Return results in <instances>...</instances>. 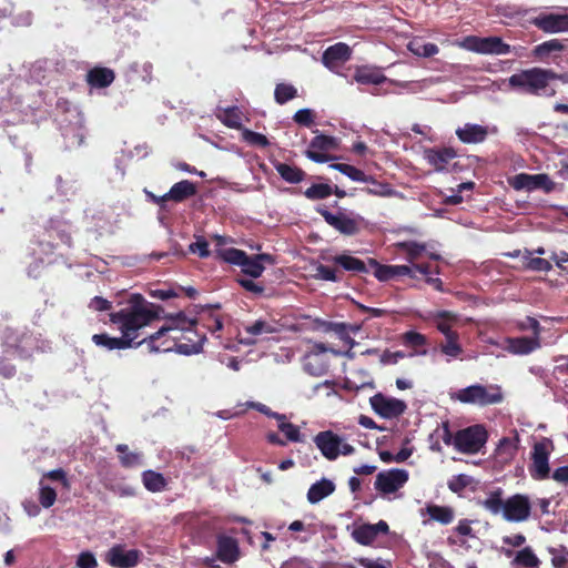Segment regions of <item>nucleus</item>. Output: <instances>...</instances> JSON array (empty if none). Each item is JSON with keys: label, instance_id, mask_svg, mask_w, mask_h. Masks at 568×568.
Here are the masks:
<instances>
[{"label": "nucleus", "instance_id": "nucleus-45", "mask_svg": "<svg viewBox=\"0 0 568 568\" xmlns=\"http://www.w3.org/2000/svg\"><path fill=\"white\" fill-rule=\"evenodd\" d=\"M92 342L101 348H104L109 352L111 351H122L126 349L124 341L121 336H111L110 334L103 332L99 334H94L92 336Z\"/></svg>", "mask_w": 568, "mask_h": 568}, {"label": "nucleus", "instance_id": "nucleus-33", "mask_svg": "<svg viewBox=\"0 0 568 568\" xmlns=\"http://www.w3.org/2000/svg\"><path fill=\"white\" fill-rule=\"evenodd\" d=\"M197 193V185L191 180H181L174 183L166 192V197L175 203H182Z\"/></svg>", "mask_w": 568, "mask_h": 568}, {"label": "nucleus", "instance_id": "nucleus-52", "mask_svg": "<svg viewBox=\"0 0 568 568\" xmlns=\"http://www.w3.org/2000/svg\"><path fill=\"white\" fill-rule=\"evenodd\" d=\"M240 131L242 140L251 146L267 148L271 145L268 138L263 133L253 131L246 126H243Z\"/></svg>", "mask_w": 568, "mask_h": 568}, {"label": "nucleus", "instance_id": "nucleus-15", "mask_svg": "<svg viewBox=\"0 0 568 568\" xmlns=\"http://www.w3.org/2000/svg\"><path fill=\"white\" fill-rule=\"evenodd\" d=\"M346 530L351 534L352 538L362 546H371L381 535L389 534V526L387 521L381 519L375 524L353 523L346 526Z\"/></svg>", "mask_w": 568, "mask_h": 568}, {"label": "nucleus", "instance_id": "nucleus-1", "mask_svg": "<svg viewBox=\"0 0 568 568\" xmlns=\"http://www.w3.org/2000/svg\"><path fill=\"white\" fill-rule=\"evenodd\" d=\"M477 504L493 515H501L506 521L523 523L531 515V500L526 494H514L506 499L500 487L489 491L485 499H478Z\"/></svg>", "mask_w": 568, "mask_h": 568}, {"label": "nucleus", "instance_id": "nucleus-36", "mask_svg": "<svg viewBox=\"0 0 568 568\" xmlns=\"http://www.w3.org/2000/svg\"><path fill=\"white\" fill-rule=\"evenodd\" d=\"M514 437H501L497 444L496 455L503 462H507L516 455L520 443L519 434L514 430Z\"/></svg>", "mask_w": 568, "mask_h": 568}, {"label": "nucleus", "instance_id": "nucleus-57", "mask_svg": "<svg viewBox=\"0 0 568 568\" xmlns=\"http://www.w3.org/2000/svg\"><path fill=\"white\" fill-rule=\"evenodd\" d=\"M524 258L526 261V268L534 271V272H549L552 270L551 263L542 257H532L531 252L526 250Z\"/></svg>", "mask_w": 568, "mask_h": 568}, {"label": "nucleus", "instance_id": "nucleus-13", "mask_svg": "<svg viewBox=\"0 0 568 568\" xmlns=\"http://www.w3.org/2000/svg\"><path fill=\"white\" fill-rule=\"evenodd\" d=\"M372 410L383 419H395L400 417L407 410V403L404 399L386 395L382 392L376 393L369 398Z\"/></svg>", "mask_w": 568, "mask_h": 568}, {"label": "nucleus", "instance_id": "nucleus-43", "mask_svg": "<svg viewBox=\"0 0 568 568\" xmlns=\"http://www.w3.org/2000/svg\"><path fill=\"white\" fill-rule=\"evenodd\" d=\"M223 114H216L217 119L227 128L241 130L244 125L241 120V111L237 105H230L226 108H217Z\"/></svg>", "mask_w": 568, "mask_h": 568}, {"label": "nucleus", "instance_id": "nucleus-11", "mask_svg": "<svg viewBox=\"0 0 568 568\" xmlns=\"http://www.w3.org/2000/svg\"><path fill=\"white\" fill-rule=\"evenodd\" d=\"M489 438L486 427L475 424L457 430L455 449L462 454L474 455L480 452Z\"/></svg>", "mask_w": 568, "mask_h": 568}, {"label": "nucleus", "instance_id": "nucleus-19", "mask_svg": "<svg viewBox=\"0 0 568 568\" xmlns=\"http://www.w3.org/2000/svg\"><path fill=\"white\" fill-rule=\"evenodd\" d=\"M353 50L345 42H337L327 47L323 53L321 61L329 71L339 73V69L352 58Z\"/></svg>", "mask_w": 568, "mask_h": 568}, {"label": "nucleus", "instance_id": "nucleus-53", "mask_svg": "<svg viewBox=\"0 0 568 568\" xmlns=\"http://www.w3.org/2000/svg\"><path fill=\"white\" fill-rule=\"evenodd\" d=\"M49 223L50 226L48 232L50 233V237L57 236L63 244H65L68 247H71L72 239L70 232L67 229V224L53 219H51Z\"/></svg>", "mask_w": 568, "mask_h": 568}, {"label": "nucleus", "instance_id": "nucleus-64", "mask_svg": "<svg viewBox=\"0 0 568 568\" xmlns=\"http://www.w3.org/2000/svg\"><path fill=\"white\" fill-rule=\"evenodd\" d=\"M57 500V491L53 487L45 485L43 480H40L39 487V503L40 505L48 509L54 505Z\"/></svg>", "mask_w": 568, "mask_h": 568}, {"label": "nucleus", "instance_id": "nucleus-32", "mask_svg": "<svg viewBox=\"0 0 568 568\" xmlns=\"http://www.w3.org/2000/svg\"><path fill=\"white\" fill-rule=\"evenodd\" d=\"M53 69V62L48 59H40L31 63L24 78L28 83H37L42 85L49 78Z\"/></svg>", "mask_w": 568, "mask_h": 568}, {"label": "nucleus", "instance_id": "nucleus-46", "mask_svg": "<svg viewBox=\"0 0 568 568\" xmlns=\"http://www.w3.org/2000/svg\"><path fill=\"white\" fill-rule=\"evenodd\" d=\"M316 179L324 182L313 183L303 192L304 196L311 201L325 200L329 197L332 195L329 181L323 176H317Z\"/></svg>", "mask_w": 568, "mask_h": 568}, {"label": "nucleus", "instance_id": "nucleus-5", "mask_svg": "<svg viewBox=\"0 0 568 568\" xmlns=\"http://www.w3.org/2000/svg\"><path fill=\"white\" fill-rule=\"evenodd\" d=\"M40 108V103L37 101L26 103L24 98L16 95L10 90L0 88V129L8 134L11 143L18 145V134L13 130L16 123L20 121V118L16 114H9V109L18 110L21 113L27 114V110H30L32 114Z\"/></svg>", "mask_w": 568, "mask_h": 568}, {"label": "nucleus", "instance_id": "nucleus-23", "mask_svg": "<svg viewBox=\"0 0 568 568\" xmlns=\"http://www.w3.org/2000/svg\"><path fill=\"white\" fill-rule=\"evenodd\" d=\"M343 437L332 430L320 432L314 437V443L321 454L328 460H335L339 456L338 446Z\"/></svg>", "mask_w": 568, "mask_h": 568}, {"label": "nucleus", "instance_id": "nucleus-16", "mask_svg": "<svg viewBox=\"0 0 568 568\" xmlns=\"http://www.w3.org/2000/svg\"><path fill=\"white\" fill-rule=\"evenodd\" d=\"M143 558V552L140 549H126L123 544H114L105 552L104 560L113 568H134Z\"/></svg>", "mask_w": 568, "mask_h": 568}, {"label": "nucleus", "instance_id": "nucleus-20", "mask_svg": "<svg viewBox=\"0 0 568 568\" xmlns=\"http://www.w3.org/2000/svg\"><path fill=\"white\" fill-rule=\"evenodd\" d=\"M353 81L357 82L362 85H381L383 83H392L397 84L402 88H405L407 84L405 82H399L395 80L388 79L382 71L381 68L375 65H357L353 73Z\"/></svg>", "mask_w": 568, "mask_h": 568}, {"label": "nucleus", "instance_id": "nucleus-17", "mask_svg": "<svg viewBox=\"0 0 568 568\" xmlns=\"http://www.w3.org/2000/svg\"><path fill=\"white\" fill-rule=\"evenodd\" d=\"M409 479V473L404 468L381 470L376 475L375 489L382 495H389L400 489Z\"/></svg>", "mask_w": 568, "mask_h": 568}, {"label": "nucleus", "instance_id": "nucleus-54", "mask_svg": "<svg viewBox=\"0 0 568 568\" xmlns=\"http://www.w3.org/2000/svg\"><path fill=\"white\" fill-rule=\"evenodd\" d=\"M277 428L284 434L287 442L302 443L304 442V435L301 433L300 427L293 423L286 422V419L277 420Z\"/></svg>", "mask_w": 568, "mask_h": 568}, {"label": "nucleus", "instance_id": "nucleus-14", "mask_svg": "<svg viewBox=\"0 0 568 568\" xmlns=\"http://www.w3.org/2000/svg\"><path fill=\"white\" fill-rule=\"evenodd\" d=\"M552 442L548 438L536 443L531 449V464L528 467L530 476L536 480H544L550 477L549 446Z\"/></svg>", "mask_w": 568, "mask_h": 568}, {"label": "nucleus", "instance_id": "nucleus-12", "mask_svg": "<svg viewBox=\"0 0 568 568\" xmlns=\"http://www.w3.org/2000/svg\"><path fill=\"white\" fill-rule=\"evenodd\" d=\"M507 182L516 191L534 192L541 190L546 194L551 193L557 186L547 173L530 174L521 172L508 176Z\"/></svg>", "mask_w": 568, "mask_h": 568}, {"label": "nucleus", "instance_id": "nucleus-4", "mask_svg": "<svg viewBox=\"0 0 568 568\" xmlns=\"http://www.w3.org/2000/svg\"><path fill=\"white\" fill-rule=\"evenodd\" d=\"M215 258L234 266L241 267L243 274L250 278H258L265 271V264L276 263V256L271 253L248 254L236 247L215 248Z\"/></svg>", "mask_w": 568, "mask_h": 568}, {"label": "nucleus", "instance_id": "nucleus-42", "mask_svg": "<svg viewBox=\"0 0 568 568\" xmlns=\"http://www.w3.org/2000/svg\"><path fill=\"white\" fill-rule=\"evenodd\" d=\"M403 343L407 346L423 347L420 349H416L413 353H410L408 355L409 357L425 356L428 353V351L425 348V346L428 345V338L424 334H422L415 329H409L403 334Z\"/></svg>", "mask_w": 568, "mask_h": 568}, {"label": "nucleus", "instance_id": "nucleus-24", "mask_svg": "<svg viewBox=\"0 0 568 568\" xmlns=\"http://www.w3.org/2000/svg\"><path fill=\"white\" fill-rule=\"evenodd\" d=\"M424 159L435 168L438 173H448L446 164L457 158V151L452 148H426L423 152Z\"/></svg>", "mask_w": 568, "mask_h": 568}, {"label": "nucleus", "instance_id": "nucleus-8", "mask_svg": "<svg viewBox=\"0 0 568 568\" xmlns=\"http://www.w3.org/2000/svg\"><path fill=\"white\" fill-rule=\"evenodd\" d=\"M450 397L463 404L486 407L500 404L504 400V393L497 384L475 383L452 393Z\"/></svg>", "mask_w": 568, "mask_h": 568}, {"label": "nucleus", "instance_id": "nucleus-30", "mask_svg": "<svg viewBox=\"0 0 568 568\" xmlns=\"http://www.w3.org/2000/svg\"><path fill=\"white\" fill-rule=\"evenodd\" d=\"M271 164L274 166L283 181L290 184H298L306 178V172L297 165L281 162L276 159L270 158Z\"/></svg>", "mask_w": 568, "mask_h": 568}, {"label": "nucleus", "instance_id": "nucleus-29", "mask_svg": "<svg viewBox=\"0 0 568 568\" xmlns=\"http://www.w3.org/2000/svg\"><path fill=\"white\" fill-rule=\"evenodd\" d=\"M567 40L550 39L535 45L531 50V58L538 61H545L550 57H557L559 53L566 51Z\"/></svg>", "mask_w": 568, "mask_h": 568}, {"label": "nucleus", "instance_id": "nucleus-9", "mask_svg": "<svg viewBox=\"0 0 568 568\" xmlns=\"http://www.w3.org/2000/svg\"><path fill=\"white\" fill-rule=\"evenodd\" d=\"M38 94L45 105L52 106L54 103V121L58 128L75 126L84 123L81 110L68 100L57 98L55 93L49 90H39Z\"/></svg>", "mask_w": 568, "mask_h": 568}, {"label": "nucleus", "instance_id": "nucleus-10", "mask_svg": "<svg viewBox=\"0 0 568 568\" xmlns=\"http://www.w3.org/2000/svg\"><path fill=\"white\" fill-rule=\"evenodd\" d=\"M462 47L467 51L487 55L510 54L509 44L499 36H467L462 41Z\"/></svg>", "mask_w": 568, "mask_h": 568}, {"label": "nucleus", "instance_id": "nucleus-40", "mask_svg": "<svg viewBox=\"0 0 568 568\" xmlns=\"http://www.w3.org/2000/svg\"><path fill=\"white\" fill-rule=\"evenodd\" d=\"M541 561L530 546L516 551L510 565L523 568H539Z\"/></svg>", "mask_w": 568, "mask_h": 568}, {"label": "nucleus", "instance_id": "nucleus-44", "mask_svg": "<svg viewBox=\"0 0 568 568\" xmlns=\"http://www.w3.org/2000/svg\"><path fill=\"white\" fill-rule=\"evenodd\" d=\"M329 169L338 171L343 175L347 176L354 182L366 183V181H372L373 175H367L365 172L352 164L346 163H331Z\"/></svg>", "mask_w": 568, "mask_h": 568}, {"label": "nucleus", "instance_id": "nucleus-2", "mask_svg": "<svg viewBox=\"0 0 568 568\" xmlns=\"http://www.w3.org/2000/svg\"><path fill=\"white\" fill-rule=\"evenodd\" d=\"M555 71L540 67H532L511 74L508 79V87L520 94L536 97H554L557 90L551 85Z\"/></svg>", "mask_w": 568, "mask_h": 568}, {"label": "nucleus", "instance_id": "nucleus-61", "mask_svg": "<svg viewBox=\"0 0 568 568\" xmlns=\"http://www.w3.org/2000/svg\"><path fill=\"white\" fill-rule=\"evenodd\" d=\"M195 241L187 246V252L197 254L201 258L211 256L210 243L203 235H195Z\"/></svg>", "mask_w": 568, "mask_h": 568}, {"label": "nucleus", "instance_id": "nucleus-60", "mask_svg": "<svg viewBox=\"0 0 568 568\" xmlns=\"http://www.w3.org/2000/svg\"><path fill=\"white\" fill-rule=\"evenodd\" d=\"M245 332L250 335L256 336L261 334H274L277 333L278 329L271 325L268 322H266L263 318H258L251 323L250 325H246L244 327Z\"/></svg>", "mask_w": 568, "mask_h": 568}, {"label": "nucleus", "instance_id": "nucleus-21", "mask_svg": "<svg viewBox=\"0 0 568 568\" xmlns=\"http://www.w3.org/2000/svg\"><path fill=\"white\" fill-rule=\"evenodd\" d=\"M215 558L225 565H233L241 558V548L236 538L226 534L216 536Z\"/></svg>", "mask_w": 568, "mask_h": 568}, {"label": "nucleus", "instance_id": "nucleus-22", "mask_svg": "<svg viewBox=\"0 0 568 568\" xmlns=\"http://www.w3.org/2000/svg\"><path fill=\"white\" fill-rule=\"evenodd\" d=\"M331 262L343 271L349 272L354 275L368 274L371 272L368 257L365 260L356 257L351 251H343L342 253L332 256Z\"/></svg>", "mask_w": 568, "mask_h": 568}, {"label": "nucleus", "instance_id": "nucleus-48", "mask_svg": "<svg viewBox=\"0 0 568 568\" xmlns=\"http://www.w3.org/2000/svg\"><path fill=\"white\" fill-rule=\"evenodd\" d=\"M368 264L373 271L374 277L382 283L388 282L395 277V267L393 264H382L374 257H368Z\"/></svg>", "mask_w": 568, "mask_h": 568}, {"label": "nucleus", "instance_id": "nucleus-37", "mask_svg": "<svg viewBox=\"0 0 568 568\" xmlns=\"http://www.w3.org/2000/svg\"><path fill=\"white\" fill-rule=\"evenodd\" d=\"M141 477L144 488L150 493L163 491L168 486V479L160 471L146 469L142 471Z\"/></svg>", "mask_w": 568, "mask_h": 568}, {"label": "nucleus", "instance_id": "nucleus-62", "mask_svg": "<svg viewBox=\"0 0 568 568\" xmlns=\"http://www.w3.org/2000/svg\"><path fill=\"white\" fill-rule=\"evenodd\" d=\"M548 552L551 555L554 568H566L568 566V548L566 546L548 547Z\"/></svg>", "mask_w": 568, "mask_h": 568}, {"label": "nucleus", "instance_id": "nucleus-26", "mask_svg": "<svg viewBox=\"0 0 568 568\" xmlns=\"http://www.w3.org/2000/svg\"><path fill=\"white\" fill-rule=\"evenodd\" d=\"M91 6H100L111 17L113 22L129 17L133 10L131 0H85Z\"/></svg>", "mask_w": 568, "mask_h": 568}, {"label": "nucleus", "instance_id": "nucleus-27", "mask_svg": "<svg viewBox=\"0 0 568 568\" xmlns=\"http://www.w3.org/2000/svg\"><path fill=\"white\" fill-rule=\"evenodd\" d=\"M504 349L514 355H528L541 346V341L537 337L517 336L506 337Z\"/></svg>", "mask_w": 568, "mask_h": 568}, {"label": "nucleus", "instance_id": "nucleus-51", "mask_svg": "<svg viewBox=\"0 0 568 568\" xmlns=\"http://www.w3.org/2000/svg\"><path fill=\"white\" fill-rule=\"evenodd\" d=\"M315 132L316 135L311 140L310 149H316L318 151H329L335 150L338 146L337 138L320 132L318 130H316Z\"/></svg>", "mask_w": 568, "mask_h": 568}, {"label": "nucleus", "instance_id": "nucleus-38", "mask_svg": "<svg viewBox=\"0 0 568 568\" xmlns=\"http://www.w3.org/2000/svg\"><path fill=\"white\" fill-rule=\"evenodd\" d=\"M366 184H371L372 186L363 187L362 191L369 195L383 197H404L403 193L393 189L389 183L379 182L374 176L372 181H366Z\"/></svg>", "mask_w": 568, "mask_h": 568}, {"label": "nucleus", "instance_id": "nucleus-55", "mask_svg": "<svg viewBox=\"0 0 568 568\" xmlns=\"http://www.w3.org/2000/svg\"><path fill=\"white\" fill-rule=\"evenodd\" d=\"M297 97V89L291 83H278L274 90V100L283 105Z\"/></svg>", "mask_w": 568, "mask_h": 568}, {"label": "nucleus", "instance_id": "nucleus-59", "mask_svg": "<svg viewBox=\"0 0 568 568\" xmlns=\"http://www.w3.org/2000/svg\"><path fill=\"white\" fill-rule=\"evenodd\" d=\"M104 487L119 497H133L136 494L135 487L122 481L110 480L104 484Z\"/></svg>", "mask_w": 568, "mask_h": 568}, {"label": "nucleus", "instance_id": "nucleus-58", "mask_svg": "<svg viewBox=\"0 0 568 568\" xmlns=\"http://www.w3.org/2000/svg\"><path fill=\"white\" fill-rule=\"evenodd\" d=\"M449 316L450 313L445 310L430 313V318L436 321V328L444 335V337H447V335L453 336L458 334L457 332L453 331L449 323L445 321Z\"/></svg>", "mask_w": 568, "mask_h": 568}, {"label": "nucleus", "instance_id": "nucleus-50", "mask_svg": "<svg viewBox=\"0 0 568 568\" xmlns=\"http://www.w3.org/2000/svg\"><path fill=\"white\" fill-rule=\"evenodd\" d=\"M398 248L407 255V262L412 263L426 252L427 245L425 243L408 240L397 243Z\"/></svg>", "mask_w": 568, "mask_h": 568}, {"label": "nucleus", "instance_id": "nucleus-3", "mask_svg": "<svg viewBox=\"0 0 568 568\" xmlns=\"http://www.w3.org/2000/svg\"><path fill=\"white\" fill-rule=\"evenodd\" d=\"M164 308L155 303L148 302L140 293L129 295L126 306L110 313L111 323L136 324L140 327H146L152 322L160 320Z\"/></svg>", "mask_w": 568, "mask_h": 568}, {"label": "nucleus", "instance_id": "nucleus-41", "mask_svg": "<svg viewBox=\"0 0 568 568\" xmlns=\"http://www.w3.org/2000/svg\"><path fill=\"white\" fill-rule=\"evenodd\" d=\"M119 326V331L121 332V337L124 341L126 349L138 348L144 344L143 339L136 342V338L140 335V331L143 327L136 324H128V323H115Z\"/></svg>", "mask_w": 568, "mask_h": 568}, {"label": "nucleus", "instance_id": "nucleus-47", "mask_svg": "<svg viewBox=\"0 0 568 568\" xmlns=\"http://www.w3.org/2000/svg\"><path fill=\"white\" fill-rule=\"evenodd\" d=\"M408 51L420 58H430L438 53V47L433 42H425L422 38H414L407 44Z\"/></svg>", "mask_w": 568, "mask_h": 568}, {"label": "nucleus", "instance_id": "nucleus-18", "mask_svg": "<svg viewBox=\"0 0 568 568\" xmlns=\"http://www.w3.org/2000/svg\"><path fill=\"white\" fill-rule=\"evenodd\" d=\"M529 22L548 34L568 32V13L541 12Z\"/></svg>", "mask_w": 568, "mask_h": 568}, {"label": "nucleus", "instance_id": "nucleus-63", "mask_svg": "<svg viewBox=\"0 0 568 568\" xmlns=\"http://www.w3.org/2000/svg\"><path fill=\"white\" fill-rule=\"evenodd\" d=\"M316 274L314 275V278L332 282V283H338L342 281L341 274L333 267L317 263L316 267Z\"/></svg>", "mask_w": 568, "mask_h": 568}, {"label": "nucleus", "instance_id": "nucleus-6", "mask_svg": "<svg viewBox=\"0 0 568 568\" xmlns=\"http://www.w3.org/2000/svg\"><path fill=\"white\" fill-rule=\"evenodd\" d=\"M38 338L27 328L6 326L0 329L1 354L27 359L39 348Z\"/></svg>", "mask_w": 568, "mask_h": 568}, {"label": "nucleus", "instance_id": "nucleus-31", "mask_svg": "<svg viewBox=\"0 0 568 568\" xmlns=\"http://www.w3.org/2000/svg\"><path fill=\"white\" fill-rule=\"evenodd\" d=\"M336 489L334 480L322 477L311 485L307 490L306 498L311 505L321 503L326 497L331 496Z\"/></svg>", "mask_w": 568, "mask_h": 568}, {"label": "nucleus", "instance_id": "nucleus-34", "mask_svg": "<svg viewBox=\"0 0 568 568\" xmlns=\"http://www.w3.org/2000/svg\"><path fill=\"white\" fill-rule=\"evenodd\" d=\"M63 138L64 149L71 150L79 148L83 144L85 138V128L84 124L68 126V128H58Z\"/></svg>", "mask_w": 568, "mask_h": 568}, {"label": "nucleus", "instance_id": "nucleus-49", "mask_svg": "<svg viewBox=\"0 0 568 568\" xmlns=\"http://www.w3.org/2000/svg\"><path fill=\"white\" fill-rule=\"evenodd\" d=\"M439 351L442 354L447 356V362H450L462 355L464 349L459 342V335H447V337H445V342L439 345Z\"/></svg>", "mask_w": 568, "mask_h": 568}, {"label": "nucleus", "instance_id": "nucleus-39", "mask_svg": "<svg viewBox=\"0 0 568 568\" xmlns=\"http://www.w3.org/2000/svg\"><path fill=\"white\" fill-rule=\"evenodd\" d=\"M207 342V337L205 334L199 336V341L193 344L186 343H176L172 347L163 348V353H176L183 356H192L197 355L203 352V346Z\"/></svg>", "mask_w": 568, "mask_h": 568}, {"label": "nucleus", "instance_id": "nucleus-25", "mask_svg": "<svg viewBox=\"0 0 568 568\" xmlns=\"http://www.w3.org/2000/svg\"><path fill=\"white\" fill-rule=\"evenodd\" d=\"M490 129L478 123H465L455 131L457 139L464 144H479L486 141Z\"/></svg>", "mask_w": 568, "mask_h": 568}, {"label": "nucleus", "instance_id": "nucleus-28", "mask_svg": "<svg viewBox=\"0 0 568 568\" xmlns=\"http://www.w3.org/2000/svg\"><path fill=\"white\" fill-rule=\"evenodd\" d=\"M87 82L92 89H105L115 80V72L106 67L95 65L88 70Z\"/></svg>", "mask_w": 568, "mask_h": 568}, {"label": "nucleus", "instance_id": "nucleus-56", "mask_svg": "<svg viewBox=\"0 0 568 568\" xmlns=\"http://www.w3.org/2000/svg\"><path fill=\"white\" fill-rule=\"evenodd\" d=\"M168 322V326L171 331L180 329L183 332H191V328H186V320L187 315L184 311H179L176 313H165L163 312L162 317Z\"/></svg>", "mask_w": 568, "mask_h": 568}, {"label": "nucleus", "instance_id": "nucleus-35", "mask_svg": "<svg viewBox=\"0 0 568 568\" xmlns=\"http://www.w3.org/2000/svg\"><path fill=\"white\" fill-rule=\"evenodd\" d=\"M424 514H427L432 520L442 525H448L454 519V509L446 505L428 503L426 507L422 509V515Z\"/></svg>", "mask_w": 568, "mask_h": 568}, {"label": "nucleus", "instance_id": "nucleus-7", "mask_svg": "<svg viewBox=\"0 0 568 568\" xmlns=\"http://www.w3.org/2000/svg\"><path fill=\"white\" fill-rule=\"evenodd\" d=\"M337 207L336 212L329 211L325 205H317L315 211L324 219V221L334 230L345 236H353L361 232L363 225L368 222L364 216L354 212L347 211L345 207L338 206L337 201L333 204Z\"/></svg>", "mask_w": 568, "mask_h": 568}]
</instances>
